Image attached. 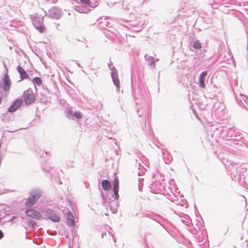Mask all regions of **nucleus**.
Here are the masks:
<instances>
[{"label": "nucleus", "instance_id": "obj_6", "mask_svg": "<svg viewBox=\"0 0 248 248\" xmlns=\"http://www.w3.org/2000/svg\"><path fill=\"white\" fill-rule=\"evenodd\" d=\"M207 72L206 71L202 72L199 78V82H200V86L202 88H204L205 87L204 80L205 77L207 76Z\"/></svg>", "mask_w": 248, "mask_h": 248}, {"label": "nucleus", "instance_id": "obj_18", "mask_svg": "<svg viewBox=\"0 0 248 248\" xmlns=\"http://www.w3.org/2000/svg\"><path fill=\"white\" fill-rule=\"evenodd\" d=\"M3 237V234L2 232L0 230V239H1Z\"/></svg>", "mask_w": 248, "mask_h": 248}, {"label": "nucleus", "instance_id": "obj_16", "mask_svg": "<svg viewBox=\"0 0 248 248\" xmlns=\"http://www.w3.org/2000/svg\"><path fill=\"white\" fill-rule=\"evenodd\" d=\"M74 116L77 119H81L82 118V115L81 113L79 111H76L74 114Z\"/></svg>", "mask_w": 248, "mask_h": 248}, {"label": "nucleus", "instance_id": "obj_13", "mask_svg": "<svg viewBox=\"0 0 248 248\" xmlns=\"http://www.w3.org/2000/svg\"><path fill=\"white\" fill-rule=\"evenodd\" d=\"M32 81L35 85H37L39 86L42 83V80L39 77H36V78H33Z\"/></svg>", "mask_w": 248, "mask_h": 248}, {"label": "nucleus", "instance_id": "obj_14", "mask_svg": "<svg viewBox=\"0 0 248 248\" xmlns=\"http://www.w3.org/2000/svg\"><path fill=\"white\" fill-rule=\"evenodd\" d=\"M193 46L195 49H200V48H202V44L199 41H197L194 43Z\"/></svg>", "mask_w": 248, "mask_h": 248}, {"label": "nucleus", "instance_id": "obj_17", "mask_svg": "<svg viewBox=\"0 0 248 248\" xmlns=\"http://www.w3.org/2000/svg\"><path fill=\"white\" fill-rule=\"evenodd\" d=\"M82 3L87 4L88 5H91V2L90 0H80Z\"/></svg>", "mask_w": 248, "mask_h": 248}, {"label": "nucleus", "instance_id": "obj_19", "mask_svg": "<svg viewBox=\"0 0 248 248\" xmlns=\"http://www.w3.org/2000/svg\"><path fill=\"white\" fill-rule=\"evenodd\" d=\"M1 101H2V99L1 97H0V104H1Z\"/></svg>", "mask_w": 248, "mask_h": 248}, {"label": "nucleus", "instance_id": "obj_9", "mask_svg": "<svg viewBox=\"0 0 248 248\" xmlns=\"http://www.w3.org/2000/svg\"><path fill=\"white\" fill-rule=\"evenodd\" d=\"M18 72L20 74L21 77L23 78H27L29 77L28 74L27 72L24 70V69L19 66L17 68Z\"/></svg>", "mask_w": 248, "mask_h": 248}, {"label": "nucleus", "instance_id": "obj_10", "mask_svg": "<svg viewBox=\"0 0 248 248\" xmlns=\"http://www.w3.org/2000/svg\"><path fill=\"white\" fill-rule=\"evenodd\" d=\"M3 85L5 89H9L10 86V80L8 76L6 75L3 78Z\"/></svg>", "mask_w": 248, "mask_h": 248}, {"label": "nucleus", "instance_id": "obj_15", "mask_svg": "<svg viewBox=\"0 0 248 248\" xmlns=\"http://www.w3.org/2000/svg\"><path fill=\"white\" fill-rule=\"evenodd\" d=\"M36 28L41 33L44 32L45 31V29H46L45 26H44L36 27Z\"/></svg>", "mask_w": 248, "mask_h": 248}, {"label": "nucleus", "instance_id": "obj_3", "mask_svg": "<svg viewBox=\"0 0 248 248\" xmlns=\"http://www.w3.org/2000/svg\"><path fill=\"white\" fill-rule=\"evenodd\" d=\"M26 215L29 217L39 220L41 218V213L34 209H29L26 211Z\"/></svg>", "mask_w": 248, "mask_h": 248}, {"label": "nucleus", "instance_id": "obj_12", "mask_svg": "<svg viewBox=\"0 0 248 248\" xmlns=\"http://www.w3.org/2000/svg\"><path fill=\"white\" fill-rule=\"evenodd\" d=\"M67 219L68 221H69L71 224V225L73 226L75 225V221L74 219V217L73 215L71 212H68L67 214Z\"/></svg>", "mask_w": 248, "mask_h": 248}, {"label": "nucleus", "instance_id": "obj_2", "mask_svg": "<svg viewBox=\"0 0 248 248\" xmlns=\"http://www.w3.org/2000/svg\"><path fill=\"white\" fill-rule=\"evenodd\" d=\"M23 98L26 105H30L35 100V96L31 91H27L24 93Z\"/></svg>", "mask_w": 248, "mask_h": 248}, {"label": "nucleus", "instance_id": "obj_7", "mask_svg": "<svg viewBox=\"0 0 248 248\" xmlns=\"http://www.w3.org/2000/svg\"><path fill=\"white\" fill-rule=\"evenodd\" d=\"M119 190V180L115 178L113 181V192L116 195H118Z\"/></svg>", "mask_w": 248, "mask_h": 248}, {"label": "nucleus", "instance_id": "obj_11", "mask_svg": "<svg viewBox=\"0 0 248 248\" xmlns=\"http://www.w3.org/2000/svg\"><path fill=\"white\" fill-rule=\"evenodd\" d=\"M112 78L114 85L117 87V92H118L120 90V81L118 78L116 77H114V76H113Z\"/></svg>", "mask_w": 248, "mask_h": 248}, {"label": "nucleus", "instance_id": "obj_4", "mask_svg": "<svg viewBox=\"0 0 248 248\" xmlns=\"http://www.w3.org/2000/svg\"><path fill=\"white\" fill-rule=\"evenodd\" d=\"M22 104V100L19 98L16 99L15 101L13 102L12 104L10 106V107L8 108V111L9 112H14L16 110H17Z\"/></svg>", "mask_w": 248, "mask_h": 248}, {"label": "nucleus", "instance_id": "obj_5", "mask_svg": "<svg viewBox=\"0 0 248 248\" xmlns=\"http://www.w3.org/2000/svg\"><path fill=\"white\" fill-rule=\"evenodd\" d=\"M46 213L48 214V217L49 218L52 220L54 222H59L60 220V217L57 214H53L51 213V211L50 210H48L46 211Z\"/></svg>", "mask_w": 248, "mask_h": 248}, {"label": "nucleus", "instance_id": "obj_1", "mask_svg": "<svg viewBox=\"0 0 248 248\" xmlns=\"http://www.w3.org/2000/svg\"><path fill=\"white\" fill-rule=\"evenodd\" d=\"M41 192L38 190H33L31 192L30 196L25 202L27 207H31L34 205L36 201L41 197Z\"/></svg>", "mask_w": 248, "mask_h": 248}, {"label": "nucleus", "instance_id": "obj_8", "mask_svg": "<svg viewBox=\"0 0 248 248\" xmlns=\"http://www.w3.org/2000/svg\"><path fill=\"white\" fill-rule=\"evenodd\" d=\"M102 186L105 190L108 191L111 188V184L108 180H103L102 182Z\"/></svg>", "mask_w": 248, "mask_h": 248}]
</instances>
